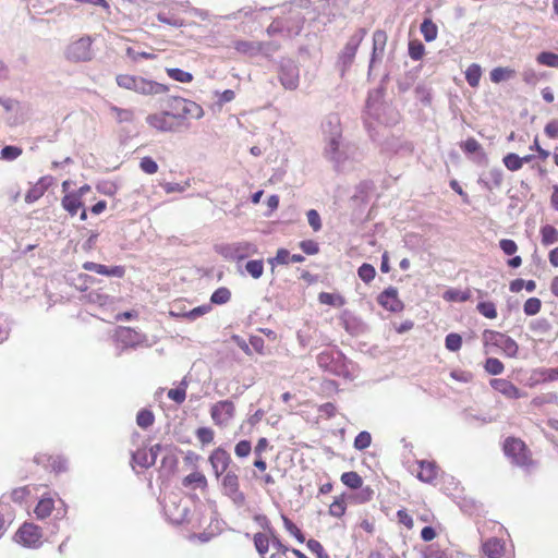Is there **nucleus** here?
<instances>
[{"mask_svg": "<svg viewBox=\"0 0 558 558\" xmlns=\"http://www.w3.org/2000/svg\"><path fill=\"white\" fill-rule=\"evenodd\" d=\"M284 21V31L287 37H294L300 35L303 29L305 17L300 10L291 9Z\"/></svg>", "mask_w": 558, "mask_h": 558, "instance_id": "obj_20", "label": "nucleus"}, {"mask_svg": "<svg viewBox=\"0 0 558 558\" xmlns=\"http://www.w3.org/2000/svg\"><path fill=\"white\" fill-rule=\"evenodd\" d=\"M542 244L549 246L558 242V230L551 225H545L541 228Z\"/></svg>", "mask_w": 558, "mask_h": 558, "instance_id": "obj_36", "label": "nucleus"}, {"mask_svg": "<svg viewBox=\"0 0 558 558\" xmlns=\"http://www.w3.org/2000/svg\"><path fill=\"white\" fill-rule=\"evenodd\" d=\"M66 59L74 62H85L93 58L90 37H82L73 41L65 51Z\"/></svg>", "mask_w": 558, "mask_h": 558, "instance_id": "obj_11", "label": "nucleus"}, {"mask_svg": "<svg viewBox=\"0 0 558 558\" xmlns=\"http://www.w3.org/2000/svg\"><path fill=\"white\" fill-rule=\"evenodd\" d=\"M490 386L496 391L509 399H520L523 397L521 390L510 380L504 378H495L490 380Z\"/></svg>", "mask_w": 558, "mask_h": 558, "instance_id": "obj_24", "label": "nucleus"}, {"mask_svg": "<svg viewBox=\"0 0 558 558\" xmlns=\"http://www.w3.org/2000/svg\"><path fill=\"white\" fill-rule=\"evenodd\" d=\"M504 180L501 168H492L487 173H483L477 183L488 191L500 187Z\"/></svg>", "mask_w": 558, "mask_h": 558, "instance_id": "obj_25", "label": "nucleus"}, {"mask_svg": "<svg viewBox=\"0 0 558 558\" xmlns=\"http://www.w3.org/2000/svg\"><path fill=\"white\" fill-rule=\"evenodd\" d=\"M155 422V416H154V413L148 410V409H142L138 411L137 415H136V424L141 427V428H148L150 427Z\"/></svg>", "mask_w": 558, "mask_h": 558, "instance_id": "obj_44", "label": "nucleus"}, {"mask_svg": "<svg viewBox=\"0 0 558 558\" xmlns=\"http://www.w3.org/2000/svg\"><path fill=\"white\" fill-rule=\"evenodd\" d=\"M340 320L344 330L351 336H361L368 329L363 319L349 310L342 311Z\"/></svg>", "mask_w": 558, "mask_h": 558, "instance_id": "obj_17", "label": "nucleus"}, {"mask_svg": "<svg viewBox=\"0 0 558 558\" xmlns=\"http://www.w3.org/2000/svg\"><path fill=\"white\" fill-rule=\"evenodd\" d=\"M341 482L349 488L357 489L361 488L363 480L356 472L350 471L341 475Z\"/></svg>", "mask_w": 558, "mask_h": 558, "instance_id": "obj_41", "label": "nucleus"}, {"mask_svg": "<svg viewBox=\"0 0 558 558\" xmlns=\"http://www.w3.org/2000/svg\"><path fill=\"white\" fill-rule=\"evenodd\" d=\"M166 110L169 111L171 118L175 120V122H182L186 120V114L182 111L185 110L187 106V99L182 97L172 96L165 100Z\"/></svg>", "mask_w": 558, "mask_h": 558, "instance_id": "obj_21", "label": "nucleus"}, {"mask_svg": "<svg viewBox=\"0 0 558 558\" xmlns=\"http://www.w3.org/2000/svg\"><path fill=\"white\" fill-rule=\"evenodd\" d=\"M114 341L117 343L118 355H121L125 349H135L137 347H150L148 337L131 327L120 326L116 330Z\"/></svg>", "mask_w": 558, "mask_h": 558, "instance_id": "obj_5", "label": "nucleus"}, {"mask_svg": "<svg viewBox=\"0 0 558 558\" xmlns=\"http://www.w3.org/2000/svg\"><path fill=\"white\" fill-rule=\"evenodd\" d=\"M323 134L327 143L342 138L341 119L338 113H329L322 123Z\"/></svg>", "mask_w": 558, "mask_h": 558, "instance_id": "obj_15", "label": "nucleus"}, {"mask_svg": "<svg viewBox=\"0 0 558 558\" xmlns=\"http://www.w3.org/2000/svg\"><path fill=\"white\" fill-rule=\"evenodd\" d=\"M502 162L505 167L510 171H518L522 168L521 157L515 153L507 154L504 157Z\"/></svg>", "mask_w": 558, "mask_h": 558, "instance_id": "obj_58", "label": "nucleus"}, {"mask_svg": "<svg viewBox=\"0 0 558 558\" xmlns=\"http://www.w3.org/2000/svg\"><path fill=\"white\" fill-rule=\"evenodd\" d=\"M484 368L490 375H500L504 372L505 366L500 360L496 357H488L485 361Z\"/></svg>", "mask_w": 558, "mask_h": 558, "instance_id": "obj_57", "label": "nucleus"}, {"mask_svg": "<svg viewBox=\"0 0 558 558\" xmlns=\"http://www.w3.org/2000/svg\"><path fill=\"white\" fill-rule=\"evenodd\" d=\"M325 158L332 163L337 172L348 170L353 162L359 160L360 153L357 147L342 138L338 142L327 143L324 148Z\"/></svg>", "mask_w": 558, "mask_h": 558, "instance_id": "obj_1", "label": "nucleus"}, {"mask_svg": "<svg viewBox=\"0 0 558 558\" xmlns=\"http://www.w3.org/2000/svg\"><path fill=\"white\" fill-rule=\"evenodd\" d=\"M357 275L363 282L369 283L376 276V269L373 265L363 263L357 269Z\"/></svg>", "mask_w": 558, "mask_h": 558, "instance_id": "obj_49", "label": "nucleus"}, {"mask_svg": "<svg viewBox=\"0 0 558 558\" xmlns=\"http://www.w3.org/2000/svg\"><path fill=\"white\" fill-rule=\"evenodd\" d=\"M461 149L466 155H474L473 161L478 165L486 166L488 163L487 154L484 151L481 144L473 137L468 138L461 144Z\"/></svg>", "mask_w": 558, "mask_h": 558, "instance_id": "obj_22", "label": "nucleus"}, {"mask_svg": "<svg viewBox=\"0 0 558 558\" xmlns=\"http://www.w3.org/2000/svg\"><path fill=\"white\" fill-rule=\"evenodd\" d=\"M476 310L486 318L494 319L497 317L496 305L490 301L480 302Z\"/></svg>", "mask_w": 558, "mask_h": 558, "instance_id": "obj_54", "label": "nucleus"}, {"mask_svg": "<svg viewBox=\"0 0 558 558\" xmlns=\"http://www.w3.org/2000/svg\"><path fill=\"white\" fill-rule=\"evenodd\" d=\"M215 252L225 259L240 262L250 256L258 254V247L253 242L238 241L232 243L217 244L215 246Z\"/></svg>", "mask_w": 558, "mask_h": 558, "instance_id": "obj_4", "label": "nucleus"}, {"mask_svg": "<svg viewBox=\"0 0 558 558\" xmlns=\"http://www.w3.org/2000/svg\"><path fill=\"white\" fill-rule=\"evenodd\" d=\"M235 407L230 400H222L215 403L210 409L213 421L217 425H226L233 418Z\"/></svg>", "mask_w": 558, "mask_h": 558, "instance_id": "obj_16", "label": "nucleus"}, {"mask_svg": "<svg viewBox=\"0 0 558 558\" xmlns=\"http://www.w3.org/2000/svg\"><path fill=\"white\" fill-rule=\"evenodd\" d=\"M23 153V149L19 146L7 145L2 147L0 151V158L5 161H13L17 159Z\"/></svg>", "mask_w": 558, "mask_h": 558, "instance_id": "obj_50", "label": "nucleus"}, {"mask_svg": "<svg viewBox=\"0 0 558 558\" xmlns=\"http://www.w3.org/2000/svg\"><path fill=\"white\" fill-rule=\"evenodd\" d=\"M54 508V501L51 497H43L35 507V514L37 519H45L49 517Z\"/></svg>", "mask_w": 558, "mask_h": 558, "instance_id": "obj_32", "label": "nucleus"}, {"mask_svg": "<svg viewBox=\"0 0 558 558\" xmlns=\"http://www.w3.org/2000/svg\"><path fill=\"white\" fill-rule=\"evenodd\" d=\"M82 267L87 271L108 277L122 278L125 275V268L123 266H106L94 262H85Z\"/></svg>", "mask_w": 558, "mask_h": 558, "instance_id": "obj_23", "label": "nucleus"}, {"mask_svg": "<svg viewBox=\"0 0 558 558\" xmlns=\"http://www.w3.org/2000/svg\"><path fill=\"white\" fill-rule=\"evenodd\" d=\"M41 530L29 522L23 523L14 534V541L24 547L38 548L41 545Z\"/></svg>", "mask_w": 558, "mask_h": 558, "instance_id": "obj_10", "label": "nucleus"}, {"mask_svg": "<svg viewBox=\"0 0 558 558\" xmlns=\"http://www.w3.org/2000/svg\"><path fill=\"white\" fill-rule=\"evenodd\" d=\"M318 366L335 376L351 377V365L345 355L339 350H325L317 355Z\"/></svg>", "mask_w": 558, "mask_h": 558, "instance_id": "obj_3", "label": "nucleus"}, {"mask_svg": "<svg viewBox=\"0 0 558 558\" xmlns=\"http://www.w3.org/2000/svg\"><path fill=\"white\" fill-rule=\"evenodd\" d=\"M171 114L168 110H162L158 113H151L146 117V123L159 132H177L181 123L171 120Z\"/></svg>", "mask_w": 558, "mask_h": 558, "instance_id": "obj_12", "label": "nucleus"}, {"mask_svg": "<svg viewBox=\"0 0 558 558\" xmlns=\"http://www.w3.org/2000/svg\"><path fill=\"white\" fill-rule=\"evenodd\" d=\"M462 337L459 333L450 332L446 336L445 347L450 352H457L461 349Z\"/></svg>", "mask_w": 558, "mask_h": 558, "instance_id": "obj_56", "label": "nucleus"}, {"mask_svg": "<svg viewBox=\"0 0 558 558\" xmlns=\"http://www.w3.org/2000/svg\"><path fill=\"white\" fill-rule=\"evenodd\" d=\"M132 462L144 469H148L154 465V458H149L146 449H137L132 453Z\"/></svg>", "mask_w": 558, "mask_h": 558, "instance_id": "obj_38", "label": "nucleus"}, {"mask_svg": "<svg viewBox=\"0 0 558 558\" xmlns=\"http://www.w3.org/2000/svg\"><path fill=\"white\" fill-rule=\"evenodd\" d=\"M278 78L287 90H295L300 84V68L296 61L282 58L278 64Z\"/></svg>", "mask_w": 558, "mask_h": 558, "instance_id": "obj_9", "label": "nucleus"}, {"mask_svg": "<svg viewBox=\"0 0 558 558\" xmlns=\"http://www.w3.org/2000/svg\"><path fill=\"white\" fill-rule=\"evenodd\" d=\"M415 97L425 106H429L432 104V92L430 88L424 84L416 85Z\"/></svg>", "mask_w": 558, "mask_h": 558, "instance_id": "obj_59", "label": "nucleus"}, {"mask_svg": "<svg viewBox=\"0 0 558 558\" xmlns=\"http://www.w3.org/2000/svg\"><path fill=\"white\" fill-rule=\"evenodd\" d=\"M221 493L228 497L236 508H242L246 502V497L240 490L239 476L233 469L220 476Z\"/></svg>", "mask_w": 558, "mask_h": 558, "instance_id": "obj_7", "label": "nucleus"}, {"mask_svg": "<svg viewBox=\"0 0 558 558\" xmlns=\"http://www.w3.org/2000/svg\"><path fill=\"white\" fill-rule=\"evenodd\" d=\"M182 485L184 487L205 489L207 487V478L203 473L195 471V472H192L191 474L186 475L182 480Z\"/></svg>", "mask_w": 558, "mask_h": 558, "instance_id": "obj_31", "label": "nucleus"}, {"mask_svg": "<svg viewBox=\"0 0 558 558\" xmlns=\"http://www.w3.org/2000/svg\"><path fill=\"white\" fill-rule=\"evenodd\" d=\"M506 336L507 335L501 333L499 331L485 329L483 332V341L485 345L490 344L499 348L500 343L502 342Z\"/></svg>", "mask_w": 558, "mask_h": 558, "instance_id": "obj_40", "label": "nucleus"}, {"mask_svg": "<svg viewBox=\"0 0 558 558\" xmlns=\"http://www.w3.org/2000/svg\"><path fill=\"white\" fill-rule=\"evenodd\" d=\"M377 302L385 310L399 313L403 310L404 304L398 296V290L395 287H388L377 298Z\"/></svg>", "mask_w": 558, "mask_h": 558, "instance_id": "obj_19", "label": "nucleus"}, {"mask_svg": "<svg viewBox=\"0 0 558 558\" xmlns=\"http://www.w3.org/2000/svg\"><path fill=\"white\" fill-rule=\"evenodd\" d=\"M444 299L449 302H465L470 299V292L449 289L444 293Z\"/></svg>", "mask_w": 558, "mask_h": 558, "instance_id": "obj_53", "label": "nucleus"}, {"mask_svg": "<svg viewBox=\"0 0 558 558\" xmlns=\"http://www.w3.org/2000/svg\"><path fill=\"white\" fill-rule=\"evenodd\" d=\"M384 90L385 88L381 85L380 87L368 93L366 100V113L380 123H388V121H386L380 113L383 107L381 100L384 98Z\"/></svg>", "mask_w": 558, "mask_h": 558, "instance_id": "obj_18", "label": "nucleus"}, {"mask_svg": "<svg viewBox=\"0 0 558 558\" xmlns=\"http://www.w3.org/2000/svg\"><path fill=\"white\" fill-rule=\"evenodd\" d=\"M420 472L417 474V478L425 483L433 482L437 476V466L434 462L430 461H420Z\"/></svg>", "mask_w": 558, "mask_h": 558, "instance_id": "obj_29", "label": "nucleus"}, {"mask_svg": "<svg viewBox=\"0 0 558 558\" xmlns=\"http://www.w3.org/2000/svg\"><path fill=\"white\" fill-rule=\"evenodd\" d=\"M166 71L170 78L180 83H190L193 80L192 73L179 68H168Z\"/></svg>", "mask_w": 558, "mask_h": 558, "instance_id": "obj_42", "label": "nucleus"}, {"mask_svg": "<svg viewBox=\"0 0 558 558\" xmlns=\"http://www.w3.org/2000/svg\"><path fill=\"white\" fill-rule=\"evenodd\" d=\"M318 301L322 304L331 305L336 307H340L345 304V300L342 295L328 292H320L318 295Z\"/></svg>", "mask_w": 558, "mask_h": 558, "instance_id": "obj_39", "label": "nucleus"}, {"mask_svg": "<svg viewBox=\"0 0 558 558\" xmlns=\"http://www.w3.org/2000/svg\"><path fill=\"white\" fill-rule=\"evenodd\" d=\"M408 50L410 58L414 61H418L425 53V46L420 40H410Z\"/></svg>", "mask_w": 558, "mask_h": 558, "instance_id": "obj_55", "label": "nucleus"}, {"mask_svg": "<svg viewBox=\"0 0 558 558\" xmlns=\"http://www.w3.org/2000/svg\"><path fill=\"white\" fill-rule=\"evenodd\" d=\"M270 537L271 548L275 549L276 551L272 553L268 558H286L287 553L291 551L292 548H289L287 545H284L278 537V535L275 533V531L272 532V534H270Z\"/></svg>", "mask_w": 558, "mask_h": 558, "instance_id": "obj_35", "label": "nucleus"}, {"mask_svg": "<svg viewBox=\"0 0 558 558\" xmlns=\"http://www.w3.org/2000/svg\"><path fill=\"white\" fill-rule=\"evenodd\" d=\"M245 270L254 279H259L264 274V263L262 259H252L245 264Z\"/></svg>", "mask_w": 558, "mask_h": 558, "instance_id": "obj_48", "label": "nucleus"}, {"mask_svg": "<svg viewBox=\"0 0 558 558\" xmlns=\"http://www.w3.org/2000/svg\"><path fill=\"white\" fill-rule=\"evenodd\" d=\"M264 43L259 41H247V40H236L234 41V49L245 56L254 57L257 54H267L264 51Z\"/></svg>", "mask_w": 558, "mask_h": 558, "instance_id": "obj_27", "label": "nucleus"}, {"mask_svg": "<svg viewBox=\"0 0 558 558\" xmlns=\"http://www.w3.org/2000/svg\"><path fill=\"white\" fill-rule=\"evenodd\" d=\"M61 205L70 216H75L84 207L83 201L73 192H68L61 199Z\"/></svg>", "mask_w": 558, "mask_h": 558, "instance_id": "obj_28", "label": "nucleus"}, {"mask_svg": "<svg viewBox=\"0 0 558 558\" xmlns=\"http://www.w3.org/2000/svg\"><path fill=\"white\" fill-rule=\"evenodd\" d=\"M34 461L37 464H44L45 466L51 468V470L57 473L66 471L68 461L61 456L52 457L39 454L34 458Z\"/></svg>", "mask_w": 558, "mask_h": 558, "instance_id": "obj_26", "label": "nucleus"}, {"mask_svg": "<svg viewBox=\"0 0 558 558\" xmlns=\"http://www.w3.org/2000/svg\"><path fill=\"white\" fill-rule=\"evenodd\" d=\"M231 299V292L226 287H220L217 290L214 291V293L210 296V303L222 305L230 301Z\"/></svg>", "mask_w": 558, "mask_h": 558, "instance_id": "obj_45", "label": "nucleus"}, {"mask_svg": "<svg viewBox=\"0 0 558 558\" xmlns=\"http://www.w3.org/2000/svg\"><path fill=\"white\" fill-rule=\"evenodd\" d=\"M268 264L271 265V270L278 265L290 264V252L287 248H279L274 257L268 258Z\"/></svg>", "mask_w": 558, "mask_h": 558, "instance_id": "obj_47", "label": "nucleus"}, {"mask_svg": "<svg viewBox=\"0 0 558 558\" xmlns=\"http://www.w3.org/2000/svg\"><path fill=\"white\" fill-rule=\"evenodd\" d=\"M499 349L509 357H515L519 351L518 343L509 336H506L499 345Z\"/></svg>", "mask_w": 558, "mask_h": 558, "instance_id": "obj_52", "label": "nucleus"}, {"mask_svg": "<svg viewBox=\"0 0 558 558\" xmlns=\"http://www.w3.org/2000/svg\"><path fill=\"white\" fill-rule=\"evenodd\" d=\"M182 112L186 114V119L194 118V119L198 120V119L203 118V116H204L203 108L195 101H192L189 99H187V106L185 107V110H183Z\"/></svg>", "mask_w": 558, "mask_h": 558, "instance_id": "obj_62", "label": "nucleus"}, {"mask_svg": "<svg viewBox=\"0 0 558 558\" xmlns=\"http://www.w3.org/2000/svg\"><path fill=\"white\" fill-rule=\"evenodd\" d=\"M514 74L515 71L513 69L497 66L490 71L489 77L493 83L498 84L502 81L512 78Z\"/></svg>", "mask_w": 558, "mask_h": 558, "instance_id": "obj_34", "label": "nucleus"}, {"mask_svg": "<svg viewBox=\"0 0 558 558\" xmlns=\"http://www.w3.org/2000/svg\"><path fill=\"white\" fill-rule=\"evenodd\" d=\"M281 519L286 531L294 536L299 543H304L305 536L302 531L286 514H281Z\"/></svg>", "mask_w": 558, "mask_h": 558, "instance_id": "obj_43", "label": "nucleus"}, {"mask_svg": "<svg viewBox=\"0 0 558 558\" xmlns=\"http://www.w3.org/2000/svg\"><path fill=\"white\" fill-rule=\"evenodd\" d=\"M423 558H448V555L439 545L430 544L424 549Z\"/></svg>", "mask_w": 558, "mask_h": 558, "instance_id": "obj_63", "label": "nucleus"}, {"mask_svg": "<svg viewBox=\"0 0 558 558\" xmlns=\"http://www.w3.org/2000/svg\"><path fill=\"white\" fill-rule=\"evenodd\" d=\"M420 31L427 43L434 41L437 38L438 27L430 19L423 20Z\"/></svg>", "mask_w": 558, "mask_h": 558, "instance_id": "obj_33", "label": "nucleus"}, {"mask_svg": "<svg viewBox=\"0 0 558 558\" xmlns=\"http://www.w3.org/2000/svg\"><path fill=\"white\" fill-rule=\"evenodd\" d=\"M504 452L518 466L529 469L533 465L526 445L519 438L508 437L504 442Z\"/></svg>", "mask_w": 558, "mask_h": 558, "instance_id": "obj_8", "label": "nucleus"}, {"mask_svg": "<svg viewBox=\"0 0 558 558\" xmlns=\"http://www.w3.org/2000/svg\"><path fill=\"white\" fill-rule=\"evenodd\" d=\"M372 442V436L368 432H360L354 438V448L356 450H364L369 447Z\"/></svg>", "mask_w": 558, "mask_h": 558, "instance_id": "obj_64", "label": "nucleus"}, {"mask_svg": "<svg viewBox=\"0 0 558 558\" xmlns=\"http://www.w3.org/2000/svg\"><path fill=\"white\" fill-rule=\"evenodd\" d=\"M530 328L536 333L545 335L551 329V324L546 318H538L531 322Z\"/></svg>", "mask_w": 558, "mask_h": 558, "instance_id": "obj_61", "label": "nucleus"}, {"mask_svg": "<svg viewBox=\"0 0 558 558\" xmlns=\"http://www.w3.org/2000/svg\"><path fill=\"white\" fill-rule=\"evenodd\" d=\"M367 29L364 27L359 28L348 40L341 52L339 53L337 66L340 70L341 76L352 65L356 51L365 38Z\"/></svg>", "mask_w": 558, "mask_h": 558, "instance_id": "obj_6", "label": "nucleus"}, {"mask_svg": "<svg viewBox=\"0 0 558 558\" xmlns=\"http://www.w3.org/2000/svg\"><path fill=\"white\" fill-rule=\"evenodd\" d=\"M116 82L121 88L145 96L165 94L169 90V87L165 84L137 75L119 74L116 77Z\"/></svg>", "mask_w": 558, "mask_h": 558, "instance_id": "obj_2", "label": "nucleus"}, {"mask_svg": "<svg viewBox=\"0 0 558 558\" xmlns=\"http://www.w3.org/2000/svg\"><path fill=\"white\" fill-rule=\"evenodd\" d=\"M536 61L549 68L558 69V54L551 51H542L537 54Z\"/></svg>", "mask_w": 558, "mask_h": 558, "instance_id": "obj_46", "label": "nucleus"}, {"mask_svg": "<svg viewBox=\"0 0 558 558\" xmlns=\"http://www.w3.org/2000/svg\"><path fill=\"white\" fill-rule=\"evenodd\" d=\"M542 307V301L538 298H530L523 305V312L527 316L536 315Z\"/></svg>", "mask_w": 558, "mask_h": 558, "instance_id": "obj_60", "label": "nucleus"}, {"mask_svg": "<svg viewBox=\"0 0 558 558\" xmlns=\"http://www.w3.org/2000/svg\"><path fill=\"white\" fill-rule=\"evenodd\" d=\"M255 548L262 558H268L266 555L271 547V537L270 534L266 533H256L253 537Z\"/></svg>", "mask_w": 558, "mask_h": 558, "instance_id": "obj_30", "label": "nucleus"}, {"mask_svg": "<svg viewBox=\"0 0 558 558\" xmlns=\"http://www.w3.org/2000/svg\"><path fill=\"white\" fill-rule=\"evenodd\" d=\"M168 398L174 401L178 404L184 402L186 398V383L185 380L181 381V384L173 389L168 391Z\"/></svg>", "mask_w": 558, "mask_h": 558, "instance_id": "obj_51", "label": "nucleus"}, {"mask_svg": "<svg viewBox=\"0 0 558 558\" xmlns=\"http://www.w3.org/2000/svg\"><path fill=\"white\" fill-rule=\"evenodd\" d=\"M388 36L385 31L376 29L373 34V47L371 52V59L368 64V76H371L372 71L376 63L381 62L385 49L387 45Z\"/></svg>", "mask_w": 558, "mask_h": 558, "instance_id": "obj_13", "label": "nucleus"}, {"mask_svg": "<svg viewBox=\"0 0 558 558\" xmlns=\"http://www.w3.org/2000/svg\"><path fill=\"white\" fill-rule=\"evenodd\" d=\"M482 76V68L477 63H472L465 71V80L471 87H477Z\"/></svg>", "mask_w": 558, "mask_h": 558, "instance_id": "obj_37", "label": "nucleus"}, {"mask_svg": "<svg viewBox=\"0 0 558 558\" xmlns=\"http://www.w3.org/2000/svg\"><path fill=\"white\" fill-rule=\"evenodd\" d=\"M208 460L217 478H220V476L227 473L230 470L232 463L230 453L223 448L215 449L210 453Z\"/></svg>", "mask_w": 558, "mask_h": 558, "instance_id": "obj_14", "label": "nucleus"}]
</instances>
